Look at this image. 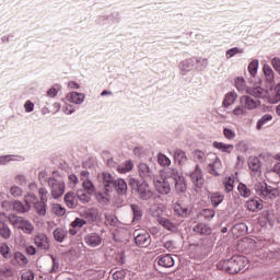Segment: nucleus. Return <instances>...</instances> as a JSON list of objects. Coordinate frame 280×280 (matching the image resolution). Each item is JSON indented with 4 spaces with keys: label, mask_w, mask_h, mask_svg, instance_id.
Masks as SVG:
<instances>
[{
    "label": "nucleus",
    "mask_w": 280,
    "mask_h": 280,
    "mask_svg": "<svg viewBox=\"0 0 280 280\" xmlns=\"http://www.w3.org/2000/svg\"><path fill=\"white\" fill-rule=\"evenodd\" d=\"M138 175L140 180H145L147 183H150V180H154L156 178L154 168L148 165V163L143 162L138 165Z\"/></svg>",
    "instance_id": "6"
},
{
    "label": "nucleus",
    "mask_w": 280,
    "mask_h": 280,
    "mask_svg": "<svg viewBox=\"0 0 280 280\" xmlns=\"http://www.w3.org/2000/svg\"><path fill=\"white\" fill-rule=\"evenodd\" d=\"M234 183H235V179H233V177L225 178L224 187H225L226 194H231V191L233 190V184Z\"/></svg>",
    "instance_id": "57"
},
{
    "label": "nucleus",
    "mask_w": 280,
    "mask_h": 280,
    "mask_svg": "<svg viewBox=\"0 0 280 280\" xmlns=\"http://www.w3.org/2000/svg\"><path fill=\"white\" fill-rule=\"evenodd\" d=\"M126 270H118L113 273V279L114 280H126Z\"/></svg>",
    "instance_id": "62"
},
{
    "label": "nucleus",
    "mask_w": 280,
    "mask_h": 280,
    "mask_svg": "<svg viewBox=\"0 0 280 280\" xmlns=\"http://www.w3.org/2000/svg\"><path fill=\"white\" fill-rule=\"evenodd\" d=\"M196 61L194 58H188L179 62L178 69L180 71V75H187L191 69H194Z\"/></svg>",
    "instance_id": "16"
},
{
    "label": "nucleus",
    "mask_w": 280,
    "mask_h": 280,
    "mask_svg": "<svg viewBox=\"0 0 280 280\" xmlns=\"http://www.w3.org/2000/svg\"><path fill=\"white\" fill-rule=\"evenodd\" d=\"M34 244L39 250H49V241L45 233H38L34 237Z\"/></svg>",
    "instance_id": "12"
},
{
    "label": "nucleus",
    "mask_w": 280,
    "mask_h": 280,
    "mask_svg": "<svg viewBox=\"0 0 280 280\" xmlns=\"http://www.w3.org/2000/svg\"><path fill=\"white\" fill-rule=\"evenodd\" d=\"M49 257L52 261L51 268L49 269L50 275H56V272H60V258L49 254Z\"/></svg>",
    "instance_id": "36"
},
{
    "label": "nucleus",
    "mask_w": 280,
    "mask_h": 280,
    "mask_svg": "<svg viewBox=\"0 0 280 280\" xmlns=\"http://www.w3.org/2000/svg\"><path fill=\"white\" fill-rule=\"evenodd\" d=\"M65 202L69 209H75L78 202L75 201V194L69 191L65 195Z\"/></svg>",
    "instance_id": "33"
},
{
    "label": "nucleus",
    "mask_w": 280,
    "mask_h": 280,
    "mask_svg": "<svg viewBox=\"0 0 280 280\" xmlns=\"http://www.w3.org/2000/svg\"><path fill=\"white\" fill-rule=\"evenodd\" d=\"M38 200V197H36V195H34V192H28L24 196V202L26 205V207H28V209H32V205L34 206V203Z\"/></svg>",
    "instance_id": "45"
},
{
    "label": "nucleus",
    "mask_w": 280,
    "mask_h": 280,
    "mask_svg": "<svg viewBox=\"0 0 280 280\" xmlns=\"http://www.w3.org/2000/svg\"><path fill=\"white\" fill-rule=\"evenodd\" d=\"M19 159H21L20 155H0V165H8L11 161H19Z\"/></svg>",
    "instance_id": "46"
},
{
    "label": "nucleus",
    "mask_w": 280,
    "mask_h": 280,
    "mask_svg": "<svg viewBox=\"0 0 280 280\" xmlns=\"http://www.w3.org/2000/svg\"><path fill=\"white\" fill-rule=\"evenodd\" d=\"M268 121H272V116L270 114H265L256 124L257 130H261Z\"/></svg>",
    "instance_id": "47"
},
{
    "label": "nucleus",
    "mask_w": 280,
    "mask_h": 280,
    "mask_svg": "<svg viewBox=\"0 0 280 280\" xmlns=\"http://www.w3.org/2000/svg\"><path fill=\"white\" fill-rule=\"evenodd\" d=\"M257 69H259V60L253 59L250 63L248 65V72L253 78L257 75Z\"/></svg>",
    "instance_id": "49"
},
{
    "label": "nucleus",
    "mask_w": 280,
    "mask_h": 280,
    "mask_svg": "<svg viewBox=\"0 0 280 280\" xmlns=\"http://www.w3.org/2000/svg\"><path fill=\"white\" fill-rule=\"evenodd\" d=\"M11 210L15 211V213H27L30 211V206L19 200H11Z\"/></svg>",
    "instance_id": "24"
},
{
    "label": "nucleus",
    "mask_w": 280,
    "mask_h": 280,
    "mask_svg": "<svg viewBox=\"0 0 280 280\" xmlns=\"http://www.w3.org/2000/svg\"><path fill=\"white\" fill-rule=\"evenodd\" d=\"M0 254L4 259H11L12 253L10 252V246L8 244L3 243L0 245Z\"/></svg>",
    "instance_id": "52"
},
{
    "label": "nucleus",
    "mask_w": 280,
    "mask_h": 280,
    "mask_svg": "<svg viewBox=\"0 0 280 280\" xmlns=\"http://www.w3.org/2000/svg\"><path fill=\"white\" fill-rule=\"evenodd\" d=\"M128 185L131 189V194H133V196H137L139 200L148 202L149 200H152V198H154V191L152 190L148 182L140 180L136 177H130L128 180Z\"/></svg>",
    "instance_id": "1"
},
{
    "label": "nucleus",
    "mask_w": 280,
    "mask_h": 280,
    "mask_svg": "<svg viewBox=\"0 0 280 280\" xmlns=\"http://www.w3.org/2000/svg\"><path fill=\"white\" fill-rule=\"evenodd\" d=\"M237 54H244V49L234 47L226 50L225 56L229 59L233 58L234 56H237Z\"/></svg>",
    "instance_id": "54"
},
{
    "label": "nucleus",
    "mask_w": 280,
    "mask_h": 280,
    "mask_svg": "<svg viewBox=\"0 0 280 280\" xmlns=\"http://www.w3.org/2000/svg\"><path fill=\"white\" fill-rule=\"evenodd\" d=\"M98 180L103 185L105 196H108V194H113V191H115V183L117 179L115 176H113V174L103 172L102 174H98Z\"/></svg>",
    "instance_id": "4"
},
{
    "label": "nucleus",
    "mask_w": 280,
    "mask_h": 280,
    "mask_svg": "<svg viewBox=\"0 0 280 280\" xmlns=\"http://www.w3.org/2000/svg\"><path fill=\"white\" fill-rule=\"evenodd\" d=\"M95 200L98 202V205H108L110 202V194L106 195L103 191H97L95 194Z\"/></svg>",
    "instance_id": "37"
},
{
    "label": "nucleus",
    "mask_w": 280,
    "mask_h": 280,
    "mask_svg": "<svg viewBox=\"0 0 280 280\" xmlns=\"http://www.w3.org/2000/svg\"><path fill=\"white\" fill-rule=\"evenodd\" d=\"M158 163L162 167H170L172 165V160H170V158H167V155H165L163 153H159L158 154Z\"/></svg>",
    "instance_id": "44"
},
{
    "label": "nucleus",
    "mask_w": 280,
    "mask_h": 280,
    "mask_svg": "<svg viewBox=\"0 0 280 280\" xmlns=\"http://www.w3.org/2000/svg\"><path fill=\"white\" fill-rule=\"evenodd\" d=\"M248 166L252 172H259V170H261V162L259 161V158H249Z\"/></svg>",
    "instance_id": "39"
},
{
    "label": "nucleus",
    "mask_w": 280,
    "mask_h": 280,
    "mask_svg": "<svg viewBox=\"0 0 280 280\" xmlns=\"http://www.w3.org/2000/svg\"><path fill=\"white\" fill-rule=\"evenodd\" d=\"M22 280H34V272L32 270L24 271L21 275Z\"/></svg>",
    "instance_id": "63"
},
{
    "label": "nucleus",
    "mask_w": 280,
    "mask_h": 280,
    "mask_svg": "<svg viewBox=\"0 0 280 280\" xmlns=\"http://www.w3.org/2000/svg\"><path fill=\"white\" fill-rule=\"evenodd\" d=\"M84 242L88 246H91V248H96V246L102 244V236L97 233H90L84 237Z\"/></svg>",
    "instance_id": "17"
},
{
    "label": "nucleus",
    "mask_w": 280,
    "mask_h": 280,
    "mask_svg": "<svg viewBox=\"0 0 280 280\" xmlns=\"http://www.w3.org/2000/svg\"><path fill=\"white\" fill-rule=\"evenodd\" d=\"M174 212L179 215V218H189L191 215V210L183 203L176 202L174 205Z\"/></svg>",
    "instance_id": "23"
},
{
    "label": "nucleus",
    "mask_w": 280,
    "mask_h": 280,
    "mask_svg": "<svg viewBox=\"0 0 280 280\" xmlns=\"http://www.w3.org/2000/svg\"><path fill=\"white\" fill-rule=\"evenodd\" d=\"M153 184L155 187V191H158V194H161L162 196H167V194H170V191H172V187L170 186V182H167V179L161 177L159 178H154L153 179Z\"/></svg>",
    "instance_id": "7"
},
{
    "label": "nucleus",
    "mask_w": 280,
    "mask_h": 280,
    "mask_svg": "<svg viewBox=\"0 0 280 280\" xmlns=\"http://www.w3.org/2000/svg\"><path fill=\"white\" fill-rule=\"evenodd\" d=\"M246 93L252 97H255L256 100H264V97H266L268 92H266V90L261 86H256V88H247Z\"/></svg>",
    "instance_id": "21"
},
{
    "label": "nucleus",
    "mask_w": 280,
    "mask_h": 280,
    "mask_svg": "<svg viewBox=\"0 0 280 280\" xmlns=\"http://www.w3.org/2000/svg\"><path fill=\"white\" fill-rule=\"evenodd\" d=\"M264 201L259 197L250 198L246 201V207L248 211H261L264 209Z\"/></svg>",
    "instance_id": "15"
},
{
    "label": "nucleus",
    "mask_w": 280,
    "mask_h": 280,
    "mask_svg": "<svg viewBox=\"0 0 280 280\" xmlns=\"http://www.w3.org/2000/svg\"><path fill=\"white\" fill-rule=\"evenodd\" d=\"M33 207L38 215H47V201H39L37 199Z\"/></svg>",
    "instance_id": "30"
},
{
    "label": "nucleus",
    "mask_w": 280,
    "mask_h": 280,
    "mask_svg": "<svg viewBox=\"0 0 280 280\" xmlns=\"http://www.w3.org/2000/svg\"><path fill=\"white\" fill-rule=\"evenodd\" d=\"M174 161L178 165H185V163H187V154L185 153V151L176 149L174 151Z\"/></svg>",
    "instance_id": "28"
},
{
    "label": "nucleus",
    "mask_w": 280,
    "mask_h": 280,
    "mask_svg": "<svg viewBox=\"0 0 280 280\" xmlns=\"http://www.w3.org/2000/svg\"><path fill=\"white\" fill-rule=\"evenodd\" d=\"M9 260L12 266H19L20 268H25L30 264V259L21 252H13Z\"/></svg>",
    "instance_id": "9"
},
{
    "label": "nucleus",
    "mask_w": 280,
    "mask_h": 280,
    "mask_svg": "<svg viewBox=\"0 0 280 280\" xmlns=\"http://www.w3.org/2000/svg\"><path fill=\"white\" fill-rule=\"evenodd\" d=\"M130 209L132 211V222H141V218H143V211L141 210V207L137 203H131Z\"/></svg>",
    "instance_id": "29"
},
{
    "label": "nucleus",
    "mask_w": 280,
    "mask_h": 280,
    "mask_svg": "<svg viewBox=\"0 0 280 280\" xmlns=\"http://www.w3.org/2000/svg\"><path fill=\"white\" fill-rule=\"evenodd\" d=\"M174 189L176 194H185L187 191V180L183 174L174 179Z\"/></svg>",
    "instance_id": "19"
},
{
    "label": "nucleus",
    "mask_w": 280,
    "mask_h": 280,
    "mask_svg": "<svg viewBox=\"0 0 280 280\" xmlns=\"http://www.w3.org/2000/svg\"><path fill=\"white\" fill-rule=\"evenodd\" d=\"M135 235L136 246H139L140 248H148V246H150L152 240L150 238L149 233L139 234L135 232Z\"/></svg>",
    "instance_id": "11"
},
{
    "label": "nucleus",
    "mask_w": 280,
    "mask_h": 280,
    "mask_svg": "<svg viewBox=\"0 0 280 280\" xmlns=\"http://www.w3.org/2000/svg\"><path fill=\"white\" fill-rule=\"evenodd\" d=\"M252 191L265 200H272L275 198V188L266 184V182H255L252 186Z\"/></svg>",
    "instance_id": "3"
},
{
    "label": "nucleus",
    "mask_w": 280,
    "mask_h": 280,
    "mask_svg": "<svg viewBox=\"0 0 280 280\" xmlns=\"http://www.w3.org/2000/svg\"><path fill=\"white\" fill-rule=\"evenodd\" d=\"M20 231H23L26 235H32L34 233V225L30 221H24Z\"/></svg>",
    "instance_id": "53"
},
{
    "label": "nucleus",
    "mask_w": 280,
    "mask_h": 280,
    "mask_svg": "<svg viewBox=\"0 0 280 280\" xmlns=\"http://www.w3.org/2000/svg\"><path fill=\"white\" fill-rule=\"evenodd\" d=\"M48 186L50 188L51 197L57 200L65 194V180L60 178L49 177L47 179Z\"/></svg>",
    "instance_id": "5"
},
{
    "label": "nucleus",
    "mask_w": 280,
    "mask_h": 280,
    "mask_svg": "<svg viewBox=\"0 0 280 280\" xmlns=\"http://www.w3.org/2000/svg\"><path fill=\"white\" fill-rule=\"evenodd\" d=\"M237 101V92L232 91L225 94L222 106L223 108H229V106H233L235 102Z\"/></svg>",
    "instance_id": "25"
},
{
    "label": "nucleus",
    "mask_w": 280,
    "mask_h": 280,
    "mask_svg": "<svg viewBox=\"0 0 280 280\" xmlns=\"http://www.w3.org/2000/svg\"><path fill=\"white\" fill-rule=\"evenodd\" d=\"M234 84H235L237 91H240V92H244V91L248 90V89H246V80H244V78H242V77H237L234 81Z\"/></svg>",
    "instance_id": "51"
},
{
    "label": "nucleus",
    "mask_w": 280,
    "mask_h": 280,
    "mask_svg": "<svg viewBox=\"0 0 280 280\" xmlns=\"http://www.w3.org/2000/svg\"><path fill=\"white\" fill-rule=\"evenodd\" d=\"M52 211H54L55 215H58L59 218H62V215H65V213H67V209H65V207H62L60 203L54 205Z\"/></svg>",
    "instance_id": "55"
},
{
    "label": "nucleus",
    "mask_w": 280,
    "mask_h": 280,
    "mask_svg": "<svg viewBox=\"0 0 280 280\" xmlns=\"http://www.w3.org/2000/svg\"><path fill=\"white\" fill-rule=\"evenodd\" d=\"M83 185V191H86L88 194H95V185L90 179H85L82 182Z\"/></svg>",
    "instance_id": "50"
},
{
    "label": "nucleus",
    "mask_w": 280,
    "mask_h": 280,
    "mask_svg": "<svg viewBox=\"0 0 280 280\" xmlns=\"http://www.w3.org/2000/svg\"><path fill=\"white\" fill-rule=\"evenodd\" d=\"M223 135H224L225 139H235V131H233L232 129L224 128Z\"/></svg>",
    "instance_id": "64"
},
{
    "label": "nucleus",
    "mask_w": 280,
    "mask_h": 280,
    "mask_svg": "<svg viewBox=\"0 0 280 280\" xmlns=\"http://www.w3.org/2000/svg\"><path fill=\"white\" fill-rule=\"evenodd\" d=\"M10 194L13 198H21L23 196V189L19 186H11Z\"/></svg>",
    "instance_id": "56"
},
{
    "label": "nucleus",
    "mask_w": 280,
    "mask_h": 280,
    "mask_svg": "<svg viewBox=\"0 0 280 280\" xmlns=\"http://www.w3.org/2000/svg\"><path fill=\"white\" fill-rule=\"evenodd\" d=\"M135 167V163H132L131 160H127L124 165L118 166V172L120 174H128V172H132V168Z\"/></svg>",
    "instance_id": "41"
},
{
    "label": "nucleus",
    "mask_w": 280,
    "mask_h": 280,
    "mask_svg": "<svg viewBox=\"0 0 280 280\" xmlns=\"http://www.w3.org/2000/svg\"><path fill=\"white\" fill-rule=\"evenodd\" d=\"M156 261L159 266H162L163 268H172L174 267V257L171 256V254L161 255L156 258Z\"/></svg>",
    "instance_id": "22"
},
{
    "label": "nucleus",
    "mask_w": 280,
    "mask_h": 280,
    "mask_svg": "<svg viewBox=\"0 0 280 280\" xmlns=\"http://www.w3.org/2000/svg\"><path fill=\"white\" fill-rule=\"evenodd\" d=\"M213 148H215L217 150H220V152H224L225 154H231L234 149L233 144H226L218 141L213 142Z\"/></svg>",
    "instance_id": "32"
},
{
    "label": "nucleus",
    "mask_w": 280,
    "mask_h": 280,
    "mask_svg": "<svg viewBox=\"0 0 280 280\" xmlns=\"http://www.w3.org/2000/svg\"><path fill=\"white\" fill-rule=\"evenodd\" d=\"M85 224L86 221L84 219L77 218L74 219V221H72L71 228L77 229V226H79V229H82V226H84Z\"/></svg>",
    "instance_id": "58"
},
{
    "label": "nucleus",
    "mask_w": 280,
    "mask_h": 280,
    "mask_svg": "<svg viewBox=\"0 0 280 280\" xmlns=\"http://www.w3.org/2000/svg\"><path fill=\"white\" fill-rule=\"evenodd\" d=\"M205 152L200 151V150H196L194 152V159L195 161H198L199 163H205Z\"/></svg>",
    "instance_id": "59"
},
{
    "label": "nucleus",
    "mask_w": 280,
    "mask_h": 280,
    "mask_svg": "<svg viewBox=\"0 0 280 280\" xmlns=\"http://www.w3.org/2000/svg\"><path fill=\"white\" fill-rule=\"evenodd\" d=\"M210 200H211L212 207H214V208L220 207V205H222V202H224V195H222L220 192H213L210 196Z\"/></svg>",
    "instance_id": "38"
},
{
    "label": "nucleus",
    "mask_w": 280,
    "mask_h": 280,
    "mask_svg": "<svg viewBox=\"0 0 280 280\" xmlns=\"http://www.w3.org/2000/svg\"><path fill=\"white\" fill-rule=\"evenodd\" d=\"M241 104L247 110H255V108H257L258 106H261V101L259 100L255 101L249 95H244L241 97Z\"/></svg>",
    "instance_id": "10"
},
{
    "label": "nucleus",
    "mask_w": 280,
    "mask_h": 280,
    "mask_svg": "<svg viewBox=\"0 0 280 280\" xmlns=\"http://www.w3.org/2000/svg\"><path fill=\"white\" fill-rule=\"evenodd\" d=\"M246 266H248V258L244 256H233L230 259L219 261L217 268L224 270L228 275H237L244 272Z\"/></svg>",
    "instance_id": "2"
},
{
    "label": "nucleus",
    "mask_w": 280,
    "mask_h": 280,
    "mask_svg": "<svg viewBox=\"0 0 280 280\" xmlns=\"http://www.w3.org/2000/svg\"><path fill=\"white\" fill-rule=\"evenodd\" d=\"M158 222L161 226H163V229H165L166 231H171L172 233H174L177 228H176V223L172 222V220L167 219V218H159Z\"/></svg>",
    "instance_id": "26"
},
{
    "label": "nucleus",
    "mask_w": 280,
    "mask_h": 280,
    "mask_svg": "<svg viewBox=\"0 0 280 280\" xmlns=\"http://www.w3.org/2000/svg\"><path fill=\"white\" fill-rule=\"evenodd\" d=\"M0 236L3 240H10V237H12V230H10V226H8V224H0Z\"/></svg>",
    "instance_id": "43"
},
{
    "label": "nucleus",
    "mask_w": 280,
    "mask_h": 280,
    "mask_svg": "<svg viewBox=\"0 0 280 280\" xmlns=\"http://www.w3.org/2000/svg\"><path fill=\"white\" fill-rule=\"evenodd\" d=\"M54 240L62 244L65 242V237H67V230L65 228H57L52 232Z\"/></svg>",
    "instance_id": "31"
},
{
    "label": "nucleus",
    "mask_w": 280,
    "mask_h": 280,
    "mask_svg": "<svg viewBox=\"0 0 280 280\" xmlns=\"http://www.w3.org/2000/svg\"><path fill=\"white\" fill-rule=\"evenodd\" d=\"M86 95L80 92H70L66 96V101L70 102V104H83Z\"/></svg>",
    "instance_id": "18"
},
{
    "label": "nucleus",
    "mask_w": 280,
    "mask_h": 280,
    "mask_svg": "<svg viewBox=\"0 0 280 280\" xmlns=\"http://www.w3.org/2000/svg\"><path fill=\"white\" fill-rule=\"evenodd\" d=\"M264 73L267 82H272L275 80V71L268 65L264 66Z\"/></svg>",
    "instance_id": "48"
},
{
    "label": "nucleus",
    "mask_w": 280,
    "mask_h": 280,
    "mask_svg": "<svg viewBox=\"0 0 280 280\" xmlns=\"http://www.w3.org/2000/svg\"><path fill=\"white\" fill-rule=\"evenodd\" d=\"M77 198L80 200V202H82V205H88V202H91V194L84 189L77 190Z\"/></svg>",
    "instance_id": "35"
},
{
    "label": "nucleus",
    "mask_w": 280,
    "mask_h": 280,
    "mask_svg": "<svg viewBox=\"0 0 280 280\" xmlns=\"http://www.w3.org/2000/svg\"><path fill=\"white\" fill-rule=\"evenodd\" d=\"M38 196H39V200H42L43 202H47V196H49V191H47V188H39L38 189Z\"/></svg>",
    "instance_id": "60"
},
{
    "label": "nucleus",
    "mask_w": 280,
    "mask_h": 280,
    "mask_svg": "<svg viewBox=\"0 0 280 280\" xmlns=\"http://www.w3.org/2000/svg\"><path fill=\"white\" fill-rule=\"evenodd\" d=\"M190 179L197 189L202 188V185H205V174L202 173L200 165L197 164L194 172L190 173Z\"/></svg>",
    "instance_id": "8"
},
{
    "label": "nucleus",
    "mask_w": 280,
    "mask_h": 280,
    "mask_svg": "<svg viewBox=\"0 0 280 280\" xmlns=\"http://www.w3.org/2000/svg\"><path fill=\"white\" fill-rule=\"evenodd\" d=\"M14 182L16 183V185H20L21 187L27 185V178L25 177V175H16Z\"/></svg>",
    "instance_id": "61"
},
{
    "label": "nucleus",
    "mask_w": 280,
    "mask_h": 280,
    "mask_svg": "<svg viewBox=\"0 0 280 280\" xmlns=\"http://www.w3.org/2000/svg\"><path fill=\"white\" fill-rule=\"evenodd\" d=\"M238 192L242 196V198H250L252 196V190L246 186L244 183H240L237 186Z\"/></svg>",
    "instance_id": "42"
},
{
    "label": "nucleus",
    "mask_w": 280,
    "mask_h": 280,
    "mask_svg": "<svg viewBox=\"0 0 280 280\" xmlns=\"http://www.w3.org/2000/svg\"><path fill=\"white\" fill-rule=\"evenodd\" d=\"M165 179L172 178L173 180H176V178H179L183 176V172L178 171L177 168L168 167L164 171Z\"/></svg>",
    "instance_id": "34"
},
{
    "label": "nucleus",
    "mask_w": 280,
    "mask_h": 280,
    "mask_svg": "<svg viewBox=\"0 0 280 280\" xmlns=\"http://www.w3.org/2000/svg\"><path fill=\"white\" fill-rule=\"evenodd\" d=\"M199 215L205 218L207 222H211L212 219L215 218V210L206 208L200 211Z\"/></svg>",
    "instance_id": "40"
},
{
    "label": "nucleus",
    "mask_w": 280,
    "mask_h": 280,
    "mask_svg": "<svg viewBox=\"0 0 280 280\" xmlns=\"http://www.w3.org/2000/svg\"><path fill=\"white\" fill-rule=\"evenodd\" d=\"M206 170L209 174H211V176H220V171L222 170V161H220L218 156H214L213 162L209 163Z\"/></svg>",
    "instance_id": "14"
},
{
    "label": "nucleus",
    "mask_w": 280,
    "mask_h": 280,
    "mask_svg": "<svg viewBox=\"0 0 280 280\" xmlns=\"http://www.w3.org/2000/svg\"><path fill=\"white\" fill-rule=\"evenodd\" d=\"M8 220L10 224L14 226V229H20V230L23 228V224L26 221L23 217H19L16 214H9Z\"/></svg>",
    "instance_id": "27"
},
{
    "label": "nucleus",
    "mask_w": 280,
    "mask_h": 280,
    "mask_svg": "<svg viewBox=\"0 0 280 280\" xmlns=\"http://www.w3.org/2000/svg\"><path fill=\"white\" fill-rule=\"evenodd\" d=\"M194 233H196L197 235H202L205 237L211 235L213 233V229H211V225L207 224V223H197L194 228H192Z\"/></svg>",
    "instance_id": "13"
},
{
    "label": "nucleus",
    "mask_w": 280,
    "mask_h": 280,
    "mask_svg": "<svg viewBox=\"0 0 280 280\" xmlns=\"http://www.w3.org/2000/svg\"><path fill=\"white\" fill-rule=\"evenodd\" d=\"M114 189L118 196H126L128 194V184L124 178H117L114 183Z\"/></svg>",
    "instance_id": "20"
}]
</instances>
